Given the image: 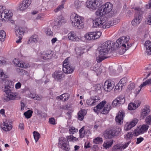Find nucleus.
Returning a JSON list of instances; mask_svg holds the SVG:
<instances>
[{
    "label": "nucleus",
    "mask_w": 151,
    "mask_h": 151,
    "mask_svg": "<svg viewBox=\"0 0 151 151\" xmlns=\"http://www.w3.org/2000/svg\"><path fill=\"white\" fill-rule=\"evenodd\" d=\"M0 75L1 77L0 78V82L4 84V87L3 88V91L6 93V95L4 97V101H8L11 100H14L16 98L15 94L12 91L14 87V83L11 81L7 80L5 78L8 77L7 75L5 74L3 70L0 69Z\"/></svg>",
    "instance_id": "f257e3e1"
},
{
    "label": "nucleus",
    "mask_w": 151,
    "mask_h": 151,
    "mask_svg": "<svg viewBox=\"0 0 151 151\" xmlns=\"http://www.w3.org/2000/svg\"><path fill=\"white\" fill-rule=\"evenodd\" d=\"M115 42H112L110 40H108L101 45L100 47L99 48V62L102 61L106 59V57L104 55L107 54L111 49L114 48L116 45Z\"/></svg>",
    "instance_id": "f03ea898"
},
{
    "label": "nucleus",
    "mask_w": 151,
    "mask_h": 151,
    "mask_svg": "<svg viewBox=\"0 0 151 151\" xmlns=\"http://www.w3.org/2000/svg\"><path fill=\"white\" fill-rule=\"evenodd\" d=\"M130 38L129 36H122L117 40L116 42V46L117 48H121L122 49V52L124 53L129 47H131L132 45L129 44L128 42Z\"/></svg>",
    "instance_id": "7ed1b4c3"
},
{
    "label": "nucleus",
    "mask_w": 151,
    "mask_h": 151,
    "mask_svg": "<svg viewBox=\"0 0 151 151\" xmlns=\"http://www.w3.org/2000/svg\"><path fill=\"white\" fill-rule=\"evenodd\" d=\"M71 22L73 26L78 29L83 28L84 27V18L74 13L70 17Z\"/></svg>",
    "instance_id": "20e7f679"
},
{
    "label": "nucleus",
    "mask_w": 151,
    "mask_h": 151,
    "mask_svg": "<svg viewBox=\"0 0 151 151\" xmlns=\"http://www.w3.org/2000/svg\"><path fill=\"white\" fill-rule=\"evenodd\" d=\"M112 9V4L109 2H107L99 7L96 12L95 14L98 16H102L111 12Z\"/></svg>",
    "instance_id": "39448f33"
},
{
    "label": "nucleus",
    "mask_w": 151,
    "mask_h": 151,
    "mask_svg": "<svg viewBox=\"0 0 151 151\" xmlns=\"http://www.w3.org/2000/svg\"><path fill=\"white\" fill-rule=\"evenodd\" d=\"M73 135H70L67 137V139L63 137H60L59 138V147L62 150L65 151H69L70 150L69 143L68 141L72 142Z\"/></svg>",
    "instance_id": "423d86ee"
},
{
    "label": "nucleus",
    "mask_w": 151,
    "mask_h": 151,
    "mask_svg": "<svg viewBox=\"0 0 151 151\" xmlns=\"http://www.w3.org/2000/svg\"><path fill=\"white\" fill-rule=\"evenodd\" d=\"M106 101H103L98 104L96 107H94L93 110L95 112L100 111L103 108L101 111V113L104 114H107L111 109V105L109 104H107L106 105Z\"/></svg>",
    "instance_id": "0eeeda50"
},
{
    "label": "nucleus",
    "mask_w": 151,
    "mask_h": 151,
    "mask_svg": "<svg viewBox=\"0 0 151 151\" xmlns=\"http://www.w3.org/2000/svg\"><path fill=\"white\" fill-rule=\"evenodd\" d=\"M135 13L134 18L132 21V24L134 26H136L142 20V15L144 13V9L139 7H136L135 8Z\"/></svg>",
    "instance_id": "6e6552de"
},
{
    "label": "nucleus",
    "mask_w": 151,
    "mask_h": 151,
    "mask_svg": "<svg viewBox=\"0 0 151 151\" xmlns=\"http://www.w3.org/2000/svg\"><path fill=\"white\" fill-rule=\"evenodd\" d=\"M121 131L120 129L117 128L116 129H111L104 134V136L106 139H110L112 138L114 136L119 135Z\"/></svg>",
    "instance_id": "1a4fd4ad"
},
{
    "label": "nucleus",
    "mask_w": 151,
    "mask_h": 151,
    "mask_svg": "<svg viewBox=\"0 0 151 151\" xmlns=\"http://www.w3.org/2000/svg\"><path fill=\"white\" fill-rule=\"evenodd\" d=\"M101 34L100 31L91 32L86 34L85 36L86 39L88 40H92L99 38Z\"/></svg>",
    "instance_id": "9d476101"
},
{
    "label": "nucleus",
    "mask_w": 151,
    "mask_h": 151,
    "mask_svg": "<svg viewBox=\"0 0 151 151\" xmlns=\"http://www.w3.org/2000/svg\"><path fill=\"white\" fill-rule=\"evenodd\" d=\"M68 59H65L63 62V71L66 73H70L74 70L73 68L72 67L68 62Z\"/></svg>",
    "instance_id": "9b49d317"
},
{
    "label": "nucleus",
    "mask_w": 151,
    "mask_h": 151,
    "mask_svg": "<svg viewBox=\"0 0 151 151\" xmlns=\"http://www.w3.org/2000/svg\"><path fill=\"white\" fill-rule=\"evenodd\" d=\"M125 100V97L123 96H118L113 101L112 104L113 106H119L124 103Z\"/></svg>",
    "instance_id": "f8f14e48"
},
{
    "label": "nucleus",
    "mask_w": 151,
    "mask_h": 151,
    "mask_svg": "<svg viewBox=\"0 0 151 151\" xmlns=\"http://www.w3.org/2000/svg\"><path fill=\"white\" fill-rule=\"evenodd\" d=\"M100 2L99 0H95L93 1H87L86 2V6L92 9H95L100 5Z\"/></svg>",
    "instance_id": "ddd939ff"
},
{
    "label": "nucleus",
    "mask_w": 151,
    "mask_h": 151,
    "mask_svg": "<svg viewBox=\"0 0 151 151\" xmlns=\"http://www.w3.org/2000/svg\"><path fill=\"white\" fill-rule=\"evenodd\" d=\"M114 86V83L113 81L111 80H106L104 83V88L105 91L110 92L113 88Z\"/></svg>",
    "instance_id": "4468645a"
},
{
    "label": "nucleus",
    "mask_w": 151,
    "mask_h": 151,
    "mask_svg": "<svg viewBox=\"0 0 151 151\" xmlns=\"http://www.w3.org/2000/svg\"><path fill=\"white\" fill-rule=\"evenodd\" d=\"M104 18L102 17L96 18L93 20V26L95 27H102L103 23L105 22V20Z\"/></svg>",
    "instance_id": "2eb2a0df"
},
{
    "label": "nucleus",
    "mask_w": 151,
    "mask_h": 151,
    "mask_svg": "<svg viewBox=\"0 0 151 151\" xmlns=\"http://www.w3.org/2000/svg\"><path fill=\"white\" fill-rule=\"evenodd\" d=\"M0 14V17L3 21L4 18L10 19L13 16V14L11 11L8 9L3 10Z\"/></svg>",
    "instance_id": "dca6fc26"
},
{
    "label": "nucleus",
    "mask_w": 151,
    "mask_h": 151,
    "mask_svg": "<svg viewBox=\"0 0 151 151\" xmlns=\"http://www.w3.org/2000/svg\"><path fill=\"white\" fill-rule=\"evenodd\" d=\"M31 3V0H24L20 3L19 9L20 11H24L27 9Z\"/></svg>",
    "instance_id": "f3484780"
},
{
    "label": "nucleus",
    "mask_w": 151,
    "mask_h": 151,
    "mask_svg": "<svg viewBox=\"0 0 151 151\" xmlns=\"http://www.w3.org/2000/svg\"><path fill=\"white\" fill-rule=\"evenodd\" d=\"M149 126L145 124L142 125L140 128H139L137 129L134 130L135 135L137 136L140 134H142L147 131Z\"/></svg>",
    "instance_id": "a211bd4d"
},
{
    "label": "nucleus",
    "mask_w": 151,
    "mask_h": 151,
    "mask_svg": "<svg viewBox=\"0 0 151 151\" xmlns=\"http://www.w3.org/2000/svg\"><path fill=\"white\" fill-rule=\"evenodd\" d=\"M99 100V97L97 96H91L90 99L86 101L87 104L91 106H93L97 104V102Z\"/></svg>",
    "instance_id": "6ab92c4d"
},
{
    "label": "nucleus",
    "mask_w": 151,
    "mask_h": 151,
    "mask_svg": "<svg viewBox=\"0 0 151 151\" xmlns=\"http://www.w3.org/2000/svg\"><path fill=\"white\" fill-rule=\"evenodd\" d=\"M124 117V112L123 111H119L115 118L116 122L119 124H121L123 122V120Z\"/></svg>",
    "instance_id": "aec40b11"
},
{
    "label": "nucleus",
    "mask_w": 151,
    "mask_h": 151,
    "mask_svg": "<svg viewBox=\"0 0 151 151\" xmlns=\"http://www.w3.org/2000/svg\"><path fill=\"white\" fill-rule=\"evenodd\" d=\"M41 58L44 60L50 59L53 56L52 51L51 50L43 52L41 53Z\"/></svg>",
    "instance_id": "412c9836"
},
{
    "label": "nucleus",
    "mask_w": 151,
    "mask_h": 151,
    "mask_svg": "<svg viewBox=\"0 0 151 151\" xmlns=\"http://www.w3.org/2000/svg\"><path fill=\"white\" fill-rule=\"evenodd\" d=\"M52 76L55 79L60 80L64 77V74L61 71H56L52 74Z\"/></svg>",
    "instance_id": "4be33fe9"
},
{
    "label": "nucleus",
    "mask_w": 151,
    "mask_h": 151,
    "mask_svg": "<svg viewBox=\"0 0 151 151\" xmlns=\"http://www.w3.org/2000/svg\"><path fill=\"white\" fill-rule=\"evenodd\" d=\"M11 123V122H9V124L8 122H7L6 120V122H3V126H5L6 127H2L1 126V128L4 131H9L12 129V128Z\"/></svg>",
    "instance_id": "5701e85b"
},
{
    "label": "nucleus",
    "mask_w": 151,
    "mask_h": 151,
    "mask_svg": "<svg viewBox=\"0 0 151 151\" xmlns=\"http://www.w3.org/2000/svg\"><path fill=\"white\" fill-rule=\"evenodd\" d=\"M140 105V102L138 101H135L134 103H131L129 104L128 109L129 110H134L138 107Z\"/></svg>",
    "instance_id": "b1692460"
},
{
    "label": "nucleus",
    "mask_w": 151,
    "mask_h": 151,
    "mask_svg": "<svg viewBox=\"0 0 151 151\" xmlns=\"http://www.w3.org/2000/svg\"><path fill=\"white\" fill-rule=\"evenodd\" d=\"M150 111V109L149 106H146L142 109L141 114L143 117V118H144L145 117L147 116L149 114Z\"/></svg>",
    "instance_id": "393cba45"
},
{
    "label": "nucleus",
    "mask_w": 151,
    "mask_h": 151,
    "mask_svg": "<svg viewBox=\"0 0 151 151\" xmlns=\"http://www.w3.org/2000/svg\"><path fill=\"white\" fill-rule=\"evenodd\" d=\"M87 114V111L85 109H82L79 111L78 113V119L79 120L82 121L84 118V116Z\"/></svg>",
    "instance_id": "a878e982"
},
{
    "label": "nucleus",
    "mask_w": 151,
    "mask_h": 151,
    "mask_svg": "<svg viewBox=\"0 0 151 151\" xmlns=\"http://www.w3.org/2000/svg\"><path fill=\"white\" fill-rule=\"evenodd\" d=\"M145 46L146 47L147 55H151V42L150 40L146 41Z\"/></svg>",
    "instance_id": "bb28decb"
},
{
    "label": "nucleus",
    "mask_w": 151,
    "mask_h": 151,
    "mask_svg": "<svg viewBox=\"0 0 151 151\" xmlns=\"http://www.w3.org/2000/svg\"><path fill=\"white\" fill-rule=\"evenodd\" d=\"M69 97V95L68 93H64L60 96L57 97V99H60V100L65 101L67 100Z\"/></svg>",
    "instance_id": "cd10ccee"
},
{
    "label": "nucleus",
    "mask_w": 151,
    "mask_h": 151,
    "mask_svg": "<svg viewBox=\"0 0 151 151\" xmlns=\"http://www.w3.org/2000/svg\"><path fill=\"white\" fill-rule=\"evenodd\" d=\"M38 36L37 35H34L30 37L27 41L28 44L33 42L37 43L38 42Z\"/></svg>",
    "instance_id": "c85d7f7f"
},
{
    "label": "nucleus",
    "mask_w": 151,
    "mask_h": 151,
    "mask_svg": "<svg viewBox=\"0 0 151 151\" xmlns=\"http://www.w3.org/2000/svg\"><path fill=\"white\" fill-rule=\"evenodd\" d=\"M68 38L69 40L72 41H76L77 40V38L76 37V34L73 32H71L68 34Z\"/></svg>",
    "instance_id": "c756f323"
},
{
    "label": "nucleus",
    "mask_w": 151,
    "mask_h": 151,
    "mask_svg": "<svg viewBox=\"0 0 151 151\" xmlns=\"http://www.w3.org/2000/svg\"><path fill=\"white\" fill-rule=\"evenodd\" d=\"M15 33L17 36H18L19 35V37H22L24 34V29L22 28H19L17 29H16Z\"/></svg>",
    "instance_id": "7c9ffc66"
},
{
    "label": "nucleus",
    "mask_w": 151,
    "mask_h": 151,
    "mask_svg": "<svg viewBox=\"0 0 151 151\" xmlns=\"http://www.w3.org/2000/svg\"><path fill=\"white\" fill-rule=\"evenodd\" d=\"M113 140L106 141L104 142L103 144V147H104L106 149L109 148L113 144Z\"/></svg>",
    "instance_id": "2f4dec72"
},
{
    "label": "nucleus",
    "mask_w": 151,
    "mask_h": 151,
    "mask_svg": "<svg viewBox=\"0 0 151 151\" xmlns=\"http://www.w3.org/2000/svg\"><path fill=\"white\" fill-rule=\"evenodd\" d=\"M6 33L4 30H1L0 31V40L1 42L4 41L6 38Z\"/></svg>",
    "instance_id": "473e14b6"
},
{
    "label": "nucleus",
    "mask_w": 151,
    "mask_h": 151,
    "mask_svg": "<svg viewBox=\"0 0 151 151\" xmlns=\"http://www.w3.org/2000/svg\"><path fill=\"white\" fill-rule=\"evenodd\" d=\"M13 62L14 64L19 67L24 68V65L23 63H20L18 60L15 58L13 60Z\"/></svg>",
    "instance_id": "72a5a7b5"
},
{
    "label": "nucleus",
    "mask_w": 151,
    "mask_h": 151,
    "mask_svg": "<svg viewBox=\"0 0 151 151\" xmlns=\"http://www.w3.org/2000/svg\"><path fill=\"white\" fill-rule=\"evenodd\" d=\"M123 148L122 145L121 144H117L114 146L113 148V150L117 151L119 150H122Z\"/></svg>",
    "instance_id": "f704fd0d"
},
{
    "label": "nucleus",
    "mask_w": 151,
    "mask_h": 151,
    "mask_svg": "<svg viewBox=\"0 0 151 151\" xmlns=\"http://www.w3.org/2000/svg\"><path fill=\"white\" fill-rule=\"evenodd\" d=\"M33 111L30 110H28L27 111L24 112V114L26 118L29 119L32 116Z\"/></svg>",
    "instance_id": "c9c22d12"
},
{
    "label": "nucleus",
    "mask_w": 151,
    "mask_h": 151,
    "mask_svg": "<svg viewBox=\"0 0 151 151\" xmlns=\"http://www.w3.org/2000/svg\"><path fill=\"white\" fill-rule=\"evenodd\" d=\"M34 137L36 142L38 141L40 137V134L38 132L35 131L33 132Z\"/></svg>",
    "instance_id": "e433bc0d"
},
{
    "label": "nucleus",
    "mask_w": 151,
    "mask_h": 151,
    "mask_svg": "<svg viewBox=\"0 0 151 151\" xmlns=\"http://www.w3.org/2000/svg\"><path fill=\"white\" fill-rule=\"evenodd\" d=\"M105 20V22L103 23V26H102V28L104 29L108 28H109L110 26V24L107 21V18L106 17L104 18Z\"/></svg>",
    "instance_id": "4c0bfd02"
},
{
    "label": "nucleus",
    "mask_w": 151,
    "mask_h": 151,
    "mask_svg": "<svg viewBox=\"0 0 151 151\" xmlns=\"http://www.w3.org/2000/svg\"><path fill=\"white\" fill-rule=\"evenodd\" d=\"M125 85L124 84H123L119 82L117 85L116 86L115 89L121 91L122 90V89L124 87Z\"/></svg>",
    "instance_id": "58836bf2"
},
{
    "label": "nucleus",
    "mask_w": 151,
    "mask_h": 151,
    "mask_svg": "<svg viewBox=\"0 0 151 151\" xmlns=\"http://www.w3.org/2000/svg\"><path fill=\"white\" fill-rule=\"evenodd\" d=\"M102 142V139L100 137H97L94 139L93 140V142L96 144L101 143Z\"/></svg>",
    "instance_id": "ea45409f"
},
{
    "label": "nucleus",
    "mask_w": 151,
    "mask_h": 151,
    "mask_svg": "<svg viewBox=\"0 0 151 151\" xmlns=\"http://www.w3.org/2000/svg\"><path fill=\"white\" fill-rule=\"evenodd\" d=\"M145 121L147 124H151V115H150L147 117L145 119Z\"/></svg>",
    "instance_id": "a19ab883"
},
{
    "label": "nucleus",
    "mask_w": 151,
    "mask_h": 151,
    "mask_svg": "<svg viewBox=\"0 0 151 151\" xmlns=\"http://www.w3.org/2000/svg\"><path fill=\"white\" fill-rule=\"evenodd\" d=\"M82 1H80V0H79L75 1V6L77 8L80 7L81 6L82 4Z\"/></svg>",
    "instance_id": "79ce46f5"
},
{
    "label": "nucleus",
    "mask_w": 151,
    "mask_h": 151,
    "mask_svg": "<svg viewBox=\"0 0 151 151\" xmlns=\"http://www.w3.org/2000/svg\"><path fill=\"white\" fill-rule=\"evenodd\" d=\"M64 7V6L63 5V4H62L61 5L58 6L57 8L54 10V11L55 12H57L62 10Z\"/></svg>",
    "instance_id": "37998d69"
},
{
    "label": "nucleus",
    "mask_w": 151,
    "mask_h": 151,
    "mask_svg": "<svg viewBox=\"0 0 151 151\" xmlns=\"http://www.w3.org/2000/svg\"><path fill=\"white\" fill-rule=\"evenodd\" d=\"M135 87V84L134 83H131L128 86V90L130 91L132 90Z\"/></svg>",
    "instance_id": "c03bdc74"
},
{
    "label": "nucleus",
    "mask_w": 151,
    "mask_h": 151,
    "mask_svg": "<svg viewBox=\"0 0 151 151\" xmlns=\"http://www.w3.org/2000/svg\"><path fill=\"white\" fill-rule=\"evenodd\" d=\"M69 131L70 134H74V132H77L78 129H76L74 127H72L69 129Z\"/></svg>",
    "instance_id": "a18cd8bd"
},
{
    "label": "nucleus",
    "mask_w": 151,
    "mask_h": 151,
    "mask_svg": "<svg viewBox=\"0 0 151 151\" xmlns=\"http://www.w3.org/2000/svg\"><path fill=\"white\" fill-rule=\"evenodd\" d=\"M132 127V126L129 123H127L124 126V129L125 130L127 131Z\"/></svg>",
    "instance_id": "49530a36"
},
{
    "label": "nucleus",
    "mask_w": 151,
    "mask_h": 151,
    "mask_svg": "<svg viewBox=\"0 0 151 151\" xmlns=\"http://www.w3.org/2000/svg\"><path fill=\"white\" fill-rule=\"evenodd\" d=\"M138 122V120L136 119H134L132 120L129 124L131 125L133 127Z\"/></svg>",
    "instance_id": "de8ad7c7"
},
{
    "label": "nucleus",
    "mask_w": 151,
    "mask_h": 151,
    "mask_svg": "<svg viewBox=\"0 0 151 151\" xmlns=\"http://www.w3.org/2000/svg\"><path fill=\"white\" fill-rule=\"evenodd\" d=\"M102 85L100 84H96L94 86V87L96 90H99L101 89Z\"/></svg>",
    "instance_id": "09e8293b"
},
{
    "label": "nucleus",
    "mask_w": 151,
    "mask_h": 151,
    "mask_svg": "<svg viewBox=\"0 0 151 151\" xmlns=\"http://www.w3.org/2000/svg\"><path fill=\"white\" fill-rule=\"evenodd\" d=\"M6 62L5 59L2 57L0 56V65H2L5 64Z\"/></svg>",
    "instance_id": "8fccbe9b"
},
{
    "label": "nucleus",
    "mask_w": 151,
    "mask_h": 151,
    "mask_svg": "<svg viewBox=\"0 0 151 151\" xmlns=\"http://www.w3.org/2000/svg\"><path fill=\"white\" fill-rule=\"evenodd\" d=\"M127 80L126 78H122L119 81V82L123 84L126 85Z\"/></svg>",
    "instance_id": "3c124183"
},
{
    "label": "nucleus",
    "mask_w": 151,
    "mask_h": 151,
    "mask_svg": "<svg viewBox=\"0 0 151 151\" xmlns=\"http://www.w3.org/2000/svg\"><path fill=\"white\" fill-rule=\"evenodd\" d=\"M49 122L51 124L54 125L55 124V119L53 118H49Z\"/></svg>",
    "instance_id": "603ef678"
},
{
    "label": "nucleus",
    "mask_w": 151,
    "mask_h": 151,
    "mask_svg": "<svg viewBox=\"0 0 151 151\" xmlns=\"http://www.w3.org/2000/svg\"><path fill=\"white\" fill-rule=\"evenodd\" d=\"M132 133H128L126 134V137L127 138H125L127 139H131L132 138Z\"/></svg>",
    "instance_id": "864d4df0"
},
{
    "label": "nucleus",
    "mask_w": 151,
    "mask_h": 151,
    "mask_svg": "<svg viewBox=\"0 0 151 151\" xmlns=\"http://www.w3.org/2000/svg\"><path fill=\"white\" fill-rule=\"evenodd\" d=\"M144 140V138L143 137H139L137 139L136 144H139L140 143Z\"/></svg>",
    "instance_id": "5fc2aeb1"
},
{
    "label": "nucleus",
    "mask_w": 151,
    "mask_h": 151,
    "mask_svg": "<svg viewBox=\"0 0 151 151\" xmlns=\"http://www.w3.org/2000/svg\"><path fill=\"white\" fill-rule=\"evenodd\" d=\"M47 35L49 36H52L53 35V32L51 31L50 29H48L47 31Z\"/></svg>",
    "instance_id": "6e6d98bb"
},
{
    "label": "nucleus",
    "mask_w": 151,
    "mask_h": 151,
    "mask_svg": "<svg viewBox=\"0 0 151 151\" xmlns=\"http://www.w3.org/2000/svg\"><path fill=\"white\" fill-rule=\"evenodd\" d=\"M34 111L36 114H37L38 115H40L41 114V111L37 108L35 109H34Z\"/></svg>",
    "instance_id": "4d7b16f0"
},
{
    "label": "nucleus",
    "mask_w": 151,
    "mask_h": 151,
    "mask_svg": "<svg viewBox=\"0 0 151 151\" xmlns=\"http://www.w3.org/2000/svg\"><path fill=\"white\" fill-rule=\"evenodd\" d=\"M147 85L146 83L145 82H143V83L142 84L139 86V87L140 88V89L138 91L137 93L138 94L139 93L140 91L141 90V89L143 87V86H146Z\"/></svg>",
    "instance_id": "13d9d810"
},
{
    "label": "nucleus",
    "mask_w": 151,
    "mask_h": 151,
    "mask_svg": "<svg viewBox=\"0 0 151 151\" xmlns=\"http://www.w3.org/2000/svg\"><path fill=\"white\" fill-rule=\"evenodd\" d=\"M21 86V84L20 82L17 83L15 85V88L17 89H18L20 88Z\"/></svg>",
    "instance_id": "bf43d9fd"
},
{
    "label": "nucleus",
    "mask_w": 151,
    "mask_h": 151,
    "mask_svg": "<svg viewBox=\"0 0 151 151\" xmlns=\"http://www.w3.org/2000/svg\"><path fill=\"white\" fill-rule=\"evenodd\" d=\"M146 7L147 9H151V0L149 1L148 4L146 5Z\"/></svg>",
    "instance_id": "052dcab7"
},
{
    "label": "nucleus",
    "mask_w": 151,
    "mask_h": 151,
    "mask_svg": "<svg viewBox=\"0 0 151 151\" xmlns=\"http://www.w3.org/2000/svg\"><path fill=\"white\" fill-rule=\"evenodd\" d=\"M19 127V128L20 129L22 130H23L24 128V126L23 123H20Z\"/></svg>",
    "instance_id": "680f3d73"
},
{
    "label": "nucleus",
    "mask_w": 151,
    "mask_h": 151,
    "mask_svg": "<svg viewBox=\"0 0 151 151\" xmlns=\"http://www.w3.org/2000/svg\"><path fill=\"white\" fill-rule=\"evenodd\" d=\"M130 142V141H128L124 145H122V146H123V149H125L126 147H127Z\"/></svg>",
    "instance_id": "e2e57ef3"
},
{
    "label": "nucleus",
    "mask_w": 151,
    "mask_h": 151,
    "mask_svg": "<svg viewBox=\"0 0 151 151\" xmlns=\"http://www.w3.org/2000/svg\"><path fill=\"white\" fill-rule=\"evenodd\" d=\"M90 145L89 142H88L87 144H86V142H85L84 145V147L86 148H90L91 147Z\"/></svg>",
    "instance_id": "0e129e2a"
},
{
    "label": "nucleus",
    "mask_w": 151,
    "mask_h": 151,
    "mask_svg": "<svg viewBox=\"0 0 151 151\" xmlns=\"http://www.w3.org/2000/svg\"><path fill=\"white\" fill-rule=\"evenodd\" d=\"M67 115L68 117V119H70L71 118V113L70 111L68 112L67 113Z\"/></svg>",
    "instance_id": "69168bd1"
},
{
    "label": "nucleus",
    "mask_w": 151,
    "mask_h": 151,
    "mask_svg": "<svg viewBox=\"0 0 151 151\" xmlns=\"http://www.w3.org/2000/svg\"><path fill=\"white\" fill-rule=\"evenodd\" d=\"M145 82L147 85L151 84V78L145 81Z\"/></svg>",
    "instance_id": "338daca9"
},
{
    "label": "nucleus",
    "mask_w": 151,
    "mask_h": 151,
    "mask_svg": "<svg viewBox=\"0 0 151 151\" xmlns=\"http://www.w3.org/2000/svg\"><path fill=\"white\" fill-rule=\"evenodd\" d=\"M57 40L56 38H53L51 40L52 42V44L54 43Z\"/></svg>",
    "instance_id": "774afa93"
}]
</instances>
